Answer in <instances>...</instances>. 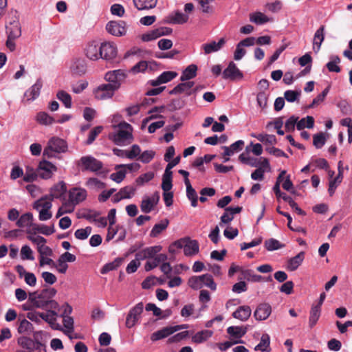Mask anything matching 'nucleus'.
<instances>
[{
  "label": "nucleus",
  "instance_id": "obj_28",
  "mask_svg": "<svg viewBox=\"0 0 352 352\" xmlns=\"http://www.w3.org/2000/svg\"><path fill=\"white\" fill-rule=\"evenodd\" d=\"M67 190L66 184L63 181H60L53 185L50 189V194L47 195L52 200L60 198Z\"/></svg>",
  "mask_w": 352,
  "mask_h": 352
},
{
  "label": "nucleus",
  "instance_id": "obj_52",
  "mask_svg": "<svg viewBox=\"0 0 352 352\" xmlns=\"http://www.w3.org/2000/svg\"><path fill=\"white\" fill-rule=\"evenodd\" d=\"M17 329L19 333L29 334L31 332H32L34 327L30 322H29L26 319H23L19 320V324Z\"/></svg>",
  "mask_w": 352,
  "mask_h": 352
},
{
  "label": "nucleus",
  "instance_id": "obj_54",
  "mask_svg": "<svg viewBox=\"0 0 352 352\" xmlns=\"http://www.w3.org/2000/svg\"><path fill=\"white\" fill-rule=\"evenodd\" d=\"M136 189L131 186H125L120 190V191L117 193V197L120 196V199H130L131 198L135 192Z\"/></svg>",
  "mask_w": 352,
  "mask_h": 352
},
{
  "label": "nucleus",
  "instance_id": "obj_24",
  "mask_svg": "<svg viewBox=\"0 0 352 352\" xmlns=\"http://www.w3.org/2000/svg\"><path fill=\"white\" fill-rule=\"evenodd\" d=\"M243 73L239 69L234 62H230L227 68L223 72V78L232 80L242 79Z\"/></svg>",
  "mask_w": 352,
  "mask_h": 352
},
{
  "label": "nucleus",
  "instance_id": "obj_4",
  "mask_svg": "<svg viewBox=\"0 0 352 352\" xmlns=\"http://www.w3.org/2000/svg\"><path fill=\"white\" fill-rule=\"evenodd\" d=\"M15 352H46L45 345L38 340L26 336L17 339V348Z\"/></svg>",
  "mask_w": 352,
  "mask_h": 352
},
{
  "label": "nucleus",
  "instance_id": "obj_6",
  "mask_svg": "<svg viewBox=\"0 0 352 352\" xmlns=\"http://www.w3.org/2000/svg\"><path fill=\"white\" fill-rule=\"evenodd\" d=\"M126 74L122 69H116L107 72L104 75V79L109 82L116 91L118 89L121 84L125 80Z\"/></svg>",
  "mask_w": 352,
  "mask_h": 352
},
{
  "label": "nucleus",
  "instance_id": "obj_12",
  "mask_svg": "<svg viewBox=\"0 0 352 352\" xmlns=\"http://www.w3.org/2000/svg\"><path fill=\"white\" fill-rule=\"evenodd\" d=\"M106 30L113 36H122L126 33V23L124 21H111L107 24Z\"/></svg>",
  "mask_w": 352,
  "mask_h": 352
},
{
  "label": "nucleus",
  "instance_id": "obj_10",
  "mask_svg": "<svg viewBox=\"0 0 352 352\" xmlns=\"http://www.w3.org/2000/svg\"><path fill=\"white\" fill-rule=\"evenodd\" d=\"M144 304L142 302L138 303L135 306L131 308L126 318V327L127 328H132L134 327L140 318V316L143 312Z\"/></svg>",
  "mask_w": 352,
  "mask_h": 352
},
{
  "label": "nucleus",
  "instance_id": "obj_21",
  "mask_svg": "<svg viewBox=\"0 0 352 352\" xmlns=\"http://www.w3.org/2000/svg\"><path fill=\"white\" fill-rule=\"evenodd\" d=\"M195 83L192 81H182L175 87L169 93L170 94H184L189 96L194 92Z\"/></svg>",
  "mask_w": 352,
  "mask_h": 352
},
{
  "label": "nucleus",
  "instance_id": "obj_60",
  "mask_svg": "<svg viewBox=\"0 0 352 352\" xmlns=\"http://www.w3.org/2000/svg\"><path fill=\"white\" fill-rule=\"evenodd\" d=\"M21 258L22 260H30L33 261L34 260V256L33 255V251L31 249V248L28 245H23L21 249Z\"/></svg>",
  "mask_w": 352,
  "mask_h": 352
},
{
  "label": "nucleus",
  "instance_id": "obj_48",
  "mask_svg": "<svg viewBox=\"0 0 352 352\" xmlns=\"http://www.w3.org/2000/svg\"><path fill=\"white\" fill-rule=\"evenodd\" d=\"M340 63V58L338 56H332L330 58V61L327 63L326 67L331 72L339 73L341 70L338 65Z\"/></svg>",
  "mask_w": 352,
  "mask_h": 352
},
{
  "label": "nucleus",
  "instance_id": "obj_30",
  "mask_svg": "<svg viewBox=\"0 0 352 352\" xmlns=\"http://www.w3.org/2000/svg\"><path fill=\"white\" fill-rule=\"evenodd\" d=\"M242 210L241 207H228L225 209V212L223 215L221 217V224H227L231 222L234 219V215L235 214L239 213Z\"/></svg>",
  "mask_w": 352,
  "mask_h": 352
},
{
  "label": "nucleus",
  "instance_id": "obj_61",
  "mask_svg": "<svg viewBox=\"0 0 352 352\" xmlns=\"http://www.w3.org/2000/svg\"><path fill=\"white\" fill-rule=\"evenodd\" d=\"M301 94L300 90H287L284 93V97L287 101L294 102L298 100Z\"/></svg>",
  "mask_w": 352,
  "mask_h": 352
},
{
  "label": "nucleus",
  "instance_id": "obj_17",
  "mask_svg": "<svg viewBox=\"0 0 352 352\" xmlns=\"http://www.w3.org/2000/svg\"><path fill=\"white\" fill-rule=\"evenodd\" d=\"M69 70L72 75L81 76L87 72V62L82 58H74L69 66Z\"/></svg>",
  "mask_w": 352,
  "mask_h": 352
},
{
  "label": "nucleus",
  "instance_id": "obj_29",
  "mask_svg": "<svg viewBox=\"0 0 352 352\" xmlns=\"http://www.w3.org/2000/svg\"><path fill=\"white\" fill-rule=\"evenodd\" d=\"M325 28L321 25L315 32L313 38V50L318 53L321 47V45L324 40Z\"/></svg>",
  "mask_w": 352,
  "mask_h": 352
},
{
  "label": "nucleus",
  "instance_id": "obj_32",
  "mask_svg": "<svg viewBox=\"0 0 352 352\" xmlns=\"http://www.w3.org/2000/svg\"><path fill=\"white\" fill-rule=\"evenodd\" d=\"M188 16L180 11H175L167 17V22L172 24H184L188 20Z\"/></svg>",
  "mask_w": 352,
  "mask_h": 352
},
{
  "label": "nucleus",
  "instance_id": "obj_39",
  "mask_svg": "<svg viewBox=\"0 0 352 352\" xmlns=\"http://www.w3.org/2000/svg\"><path fill=\"white\" fill-rule=\"evenodd\" d=\"M186 186V195L188 199L191 201V206L196 207L197 206L198 197L195 190L192 187L189 179L184 181Z\"/></svg>",
  "mask_w": 352,
  "mask_h": 352
},
{
  "label": "nucleus",
  "instance_id": "obj_36",
  "mask_svg": "<svg viewBox=\"0 0 352 352\" xmlns=\"http://www.w3.org/2000/svg\"><path fill=\"white\" fill-rule=\"evenodd\" d=\"M213 335V331L210 330H202L197 332L192 337V342L195 344H201L207 341Z\"/></svg>",
  "mask_w": 352,
  "mask_h": 352
},
{
  "label": "nucleus",
  "instance_id": "obj_64",
  "mask_svg": "<svg viewBox=\"0 0 352 352\" xmlns=\"http://www.w3.org/2000/svg\"><path fill=\"white\" fill-rule=\"evenodd\" d=\"M155 155V151L152 150H147L140 153V155L138 160L144 164H148L154 158Z\"/></svg>",
  "mask_w": 352,
  "mask_h": 352
},
{
  "label": "nucleus",
  "instance_id": "obj_53",
  "mask_svg": "<svg viewBox=\"0 0 352 352\" xmlns=\"http://www.w3.org/2000/svg\"><path fill=\"white\" fill-rule=\"evenodd\" d=\"M264 246L268 251H274L285 247L279 241L271 238L265 241Z\"/></svg>",
  "mask_w": 352,
  "mask_h": 352
},
{
  "label": "nucleus",
  "instance_id": "obj_58",
  "mask_svg": "<svg viewBox=\"0 0 352 352\" xmlns=\"http://www.w3.org/2000/svg\"><path fill=\"white\" fill-rule=\"evenodd\" d=\"M168 225V221L166 219L162 221L159 223L155 224L151 231V236L153 237L157 236L167 228Z\"/></svg>",
  "mask_w": 352,
  "mask_h": 352
},
{
  "label": "nucleus",
  "instance_id": "obj_25",
  "mask_svg": "<svg viewBox=\"0 0 352 352\" xmlns=\"http://www.w3.org/2000/svg\"><path fill=\"white\" fill-rule=\"evenodd\" d=\"M57 316L56 311L47 310L46 313H42V320L47 322L53 329L63 330L61 325L57 322Z\"/></svg>",
  "mask_w": 352,
  "mask_h": 352
},
{
  "label": "nucleus",
  "instance_id": "obj_13",
  "mask_svg": "<svg viewBox=\"0 0 352 352\" xmlns=\"http://www.w3.org/2000/svg\"><path fill=\"white\" fill-rule=\"evenodd\" d=\"M160 193L155 192L152 196H144L141 201L140 208L142 212L149 213L151 212L160 201Z\"/></svg>",
  "mask_w": 352,
  "mask_h": 352
},
{
  "label": "nucleus",
  "instance_id": "obj_44",
  "mask_svg": "<svg viewBox=\"0 0 352 352\" xmlns=\"http://www.w3.org/2000/svg\"><path fill=\"white\" fill-rule=\"evenodd\" d=\"M36 120L39 124L45 126L51 125L56 122L53 117L44 111L39 112L36 114Z\"/></svg>",
  "mask_w": 352,
  "mask_h": 352
},
{
  "label": "nucleus",
  "instance_id": "obj_33",
  "mask_svg": "<svg viewBox=\"0 0 352 352\" xmlns=\"http://www.w3.org/2000/svg\"><path fill=\"white\" fill-rule=\"evenodd\" d=\"M52 199L47 195H45L38 200L35 201L32 205L34 210H51L52 207Z\"/></svg>",
  "mask_w": 352,
  "mask_h": 352
},
{
  "label": "nucleus",
  "instance_id": "obj_1",
  "mask_svg": "<svg viewBox=\"0 0 352 352\" xmlns=\"http://www.w3.org/2000/svg\"><path fill=\"white\" fill-rule=\"evenodd\" d=\"M113 131L109 134V139L118 146H127L133 140V126L125 121L113 124Z\"/></svg>",
  "mask_w": 352,
  "mask_h": 352
},
{
  "label": "nucleus",
  "instance_id": "obj_45",
  "mask_svg": "<svg viewBox=\"0 0 352 352\" xmlns=\"http://www.w3.org/2000/svg\"><path fill=\"white\" fill-rule=\"evenodd\" d=\"M227 332L236 339L241 338L247 332V328L238 326H231L227 329Z\"/></svg>",
  "mask_w": 352,
  "mask_h": 352
},
{
  "label": "nucleus",
  "instance_id": "obj_8",
  "mask_svg": "<svg viewBox=\"0 0 352 352\" xmlns=\"http://www.w3.org/2000/svg\"><path fill=\"white\" fill-rule=\"evenodd\" d=\"M78 165L82 166L83 170L95 173L102 169L103 166L102 162L90 155L82 157Z\"/></svg>",
  "mask_w": 352,
  "mask_h": 352
},
{
  "label": "nucleus",
  "instance_id": "obj_3",
  "mask_svg": "<svg viewBox=\"0 0 352 352\" xmlns=\"http://www.w3.org/2000/svg\"><path fill=\"white\" fill-rule=\"evenodd\" d=\"M188 285L194 290L207 287L212 292H215L217 285L214 282L212 276L210 274H204L199 276H192L188 280Z\"/></svg>",
  "mask_w": 352,
  "mask_h": 352
},
{
  "label": "nucleus",
  "instance_id": "obj_14",
  "mask_svg": "<svg viewBox=\"0 0 352 352\" xmlns=\"http://www.w3.org/2000/svg\"><path fill=\"white\" fill-rule=\"evenodd\" d=\"M116 90L109 84H102L97 87L93 91L95 98L97 100H107L113 97Z\"/></svg>",
  "mask_w": 352,
  "mask_h": 352
},
{
  "label": "nucleus",
  "instance_id": "obj_9",
  "mask_svg": "<svg viewBox=\"0 0 352 352\" xmlns=\"http://www.w3.org/2000/svg\"><path fill=\"white\" fill-rule=\"evenodd\" d=\"M57 167L52 162L43 160L39 162L37 167L38 176L43 179H51L57 171Z\"/></svg>",
  "mask_w": 352,
  "mask_h": 352
},
{
  "label": "nucleus",
  "instance_id": "obj_2",
  "mask_svg": "<svg viewBox=\"0 0 352 352\" xmlns=\"http://www.w3.org/2000/svg\"><path fill=\"white\" fill-rule=\"evenodd\" d=\"M56 289L53 287L43 289L40 292H31L29 294L28 300L35 308L45 309L48 302L56 294Z\"/></svg>",
  "mask_w": 352,
  "mask_h": 352
},
{
  "label": "nucleus",
  "instance_id": "obj_31",
  "mask_svg": "<svg viewBox=\"0 0 352 352\" xmlns=\"http://www.w3.org/2000/svg\"><path fill=\"white\" fill-rule=\"evenodd\" d=\"M177 76V74L175 72H164L156 79L151 80V85L157 86L160 84L166 83L174 79Z\"/></svg>",
  "mask_w": 352,
  "mask_h": 352
},
{
  "label": "nucleus",
  "instance_id": "obj_22",
  "mask_svg": "<svg viewBox=\"0 0 352 352\" xmlns=\"http://www.w3.org/2000/svg\"><path fill=\"white\" fill-rule=\"evenodd\" d=\"M87 197V191L81 188H74L69 190L68 201L74 207Z\"/></svg>",
  "mask_w": 352,
  "mask_h": 352
},
{
  "label": "nucleus",
  "instance_id": "obj_7",
  "mask_svg": "<svg viewBox=\"0 0 352 352\" xmlns=\"http://www.w3.org/2000/svg\"><path fill=\"white\" fill-rule=\"evenodd\" d=\"M186 324H181V325H175V326H170L164 327L154 333H153L151 336V340L153 342H155L164 338L168 337L172 335L175 332L186 329Z\"/></svg>",
  "mask_w": 352,
  "mask_h": 352
},
{
  "label": "nucleus",
  "instance_id": "obj_40",
  "mask_svg": "<svg viewBox=\"0 0 352 352\" xmlns=\"http://www.w3.org/2000/svg\"><path fill=\"white\" fill-rule=\"evenodd\" d=\"M199 244L195 240H187L184 248V253L186 256H190L199 252Z\"/></svg>",
  "mask_w": 352,
  "mask_h": 352
},
{
  "label": "nucleus",
  "instance_id": "obj_41",
  "mask_svg": "<svg viewBox=\"0 0 352 352\" xmlns=\"http://www.w3.org/2000/svg\"><path fill=\"white\" fill-rule=\"evenodd\" d=\"M197 67L194 64L188 65L183 72L180 76L181 81H189L194 78L197 75Z\"/></svg>",
  "mask_w": 352,
  "mask_h": 352
},
{
  "label": "nucleus",
  "instance_id": "obj_23",
  "mask_svg": "<svg viewBox=\"0 0 352 352\" xmlns=\"http://www.w3.org/2000/svg\"><path fill=\"white\" fill-rule=\"evenodd\" d=\"M272 313V307L270 304L263 302L259 304L254 312V316L258 321H263L267 320Z\"/></svg>",
  "mask_w": 352,
  "mask_h": 352
},
{
  "label": "nucleus",
  "instance_id": "obj_50",
  "mask_svg": "<svg viewBox=\"0 0 352 352\" xmlns=\"http://www.w3.org/2000/svg\"><path fill=\"white\" fill-rule=\"evenodd\" d=\"M314 125V119L312 116H307L297 122V129L302 130L305 128L311 129Z\"/></svg>",
  "mask_w": 352,
  "mask_h": 352
},
{
  "label": "nucleus",
  "instance_id": "obj_38",
  "mask_svg": "<svg viewBox=\"0 0 352 352\" xmlns=\"http://www.w3.org/2000/svg\"><path fill=\"white\" fill-rule=\"evenodd\" d=\"M243 145L244 142L240 140L232 144L230 146H223L222 148L224 150V156H231L239 152L242 150Z\"/></svg>",
  "mask_w": 352,
  "mask_h": 352
},
{
  "label": "nucleus",
  "instance_id": "obj_49",
  "mask_svg": "<svg viewBox=\"0 0 352 352\" xmlns=\"http://www.w3.org/2000/svg\"><path fill=\"white\" fill-rule=\"evenodd\" d=\"M153 40H155L162 36L169 35L172 33V29L167 27H160L150 31Z\"/></svg>",
  "mask_w": 352,
  "mask_h": 352
},
{
  "label": "nucleus",
  "instance_id": "obj_55",
  "mask_svg": "<svg viewBox=\"0 0 352 352\" xmlns=\"http://www.w3.org/2000/svg\"><path fill=\"white\" fill-rule=\"evenodd\" d=\"M56 97L63 103L66 108L69 109L72 107V97L67 92L60 90L58 91Z\"/></svg>",
  "mask_w": 352,
  "mask_h": 352
},
{
  "label": "nucleus",
  "instance_id": "obj_15",
  "mask_svg": "<svg viewBox=\"0 0 352 352\" xmlns=\"http://www.w3.org/2000/svg\"><path fill=\"white\" fill-rule=\"evenodd\" d=\"M226 39L221 38L218 41H210V42L204 43L201 46V50L203 51L204 55H208L220 51L225 45Z\"/></svg>",
  "mask_w": 352,
  "mask_h": 352
},
{
  "label": "nucleus",
  "instance_id": "obj_16",
  "mask_svg": "<svg viewBox=\"0 0 352 352\" xmlns=\"http://www.w3.org/2000/svg\"><path fill=\"white\" fill-rule=\"evenodd\" d=\"M42 87V80L41 79H38L36 82L24 93L22 102H30L36 100L40 95Z\"/></svg>",
  "mask_w": 352,
  "mask_h": 352
},
{
  "label": "nucleus",
  "instance_id": "obj_43",
  "mask_svg": "<svg viewBox=\"0 0 352 352\" xmlns=\"http://www.w3.org/2000/svg\"><path fill=\"white\" fill-rule=\"evenodd\" d=\"M321 314V308L319 306H313L311 308L309 317V326L311 329L318 322Z\"/></svg>",
  "mask_w": 352,
  "mask_h": 352
},
{
  "label": "nucleus",
  "instance_id": "obj_59",
  "mask_svg": "<svg viewBox=\"0 0 352 352\" xmlns=\"http://www.w3.org/2000/svg\"><path fill=\"white\" fill-rule=\"evenodd\" d=\"M23 175V179L26 182H32L35 181L38 176L37 170H35L34 168L29 166L26 168L25 174Z\"/></svg>",
  "mask_w": 352,
  "mask_h": 352
},
{
  "label": "nucleus",
  "instance_id": "obj_26",
  "mask_svg": "<svg viewBox=\"0 0 352 352\" xmlns=\"http://www.w3.org/2000/svg\"><path fill=\"white\" fill-rule=\"evenodd\" d=\"M6 33L8 36L11 38H19L21 35V28L20 23L16 17L9 22L6 26Z\"/></svg>",
  "mask_w": 352,
  "mask_h": 352
},
{
  "label": "nucleus",
  "instance_id": "obj_19",
  "mask_svg": "<svg viewBox=\"0 0 352 352\" xmlns=\"http://www.w3.org/2000/svg\"><path fill=\"white\" fill-rule=\"evenodd\" d=\"M100 52V43L94 41L88 43L84 49L85 56L88 59L94 61L98 60L101 58Z\"/></svg>",
  "mask_w": 352,
  "mask_h": 352
},
{
  "label": "nucleus",
  "instance_id": "obj_37",
  "mask_svg": "<svg viewBox=\"0 0 352 352\" xmlns=\"http://www.w3.org/2000/svg\"><path fill=\"white\" fill-rule=\"evenodd\" d=\"M61 316L63 318V327L61 331L72 340L73 337L71 333L74 332V319L69 316L61 315Z\"/></svg>",
  "mask_w": 352,
  "mask_h": 352
},
{
  "label": "nucleus",
  "instance_id": "obj_57",
  "mask_svg": "<svg viewBox=\"0 0 352 352\" xmlns=\"http://www.w3.org/2000/svg\"><path fill=\"white\" fill-rule=\"evenodd\" d=\"M92 232V228L90 226H87L85 228H80L75 231L74 236L78 240H85L88 238V236Z\"/></svg>",
  "mask_w": 352,
  "mask_h": 352
},
{
  "label": "nucleus",
  "instance_id": "obj_35",
  "mask_svg": "<svg viewBox=\"0 0 352 352\" xmlns=\"http://www.w3.org/2000/svg\"><path fill=\"white\" fill-rule=\"evenodd\" d=\"M305 258V252H300L296 256L289 259L287 268L289 271L296 270L302 263Z\"/></svg>",
  "mask_w": 352,
  "mask_h": 352
},
{
  "label": "nucleus",
  "instance_id": "obj_51",
  "mask_svg": "<svg viewBox=\"0 0 352 352\" xmlns=\"http://www.w3.org/2000/svg\"><path fill=\"white\" fill-rule=\"evenodd\" d=\"M85 184L89 188L92 190H101L106 187L104 183L95 177L89 178Z\"/></svg>",
  "mask_w": 352,
  "mask_h": 352
},
{
  "label": "nucleus",
  "instance_id": "obj_62",
  "mask_svg": "<svg viewBox=\"0 0 352 352\" xmlns=\"http://www.w3.org/2000/svg\"><path fill=\"white\" fill-rule=\"evenodd\" d=\"M155 174L153 172H147L146 173L142 174L140 175L136 179L135 182L139 186H142L144 184L150 182L153 179Z\"/></svg>",
  "mask_w": 352,
  "mask_h": 352
},
{
  "label": "nucleus",
  "instance_id": "obj_63",
  "mask_svg": "<svg viewBox=\"0 0 352 352\" xmlns=\"http://www.w3.org/2000/svg\"><path fill=\"white\" fill-rule=\"evenodd\" d=\"M313 139V144L317 148H322L326 142V135L323 133L315 134Z\"/></svg>",
  "mask_w": 352,
  "mask_h": 352
},
{
  "label": "nucleus",
  "instance_id": "obj_47",
  "mask_svg": "<svg viewBox=\"0 0 352 352\" xmlns=\"http://www.w3.org/2000/svg\"><path fill=\"white\" fill-rule=\"evenodd\" d=\"M270 344V338L268 334L264 333L261 338L260 342L255 346V351H268Z\"/></svg>",
  "mask_w": 352,
  "mask_h": 352
},
{
  "label": "nucleus",
  "instance_id": "obj_42",
  "mask_svg": "<svg viewBox=\"0 0 352 352\" xmlns=\"http://www.w3.org/2000/svg\"><path fill=\"white\" fill-rule=\"evenodd\" d=\"M135 7L139 10H149L155 8L157 0H133Z\"/></svg>",
  "mask_w": 352,
  "mask_h": 352
},
{
  "label": "nucleus",
  "instance_id": "obj_20",
  "mask_svg": "<svg viewBox=\"0 0 352 352\" xmlns=\"http://www.w3.org/2000/svg\"><path fill=\"white\" fill-rule=\"evenodd\" d=\"M101 58L105 60H112L117 56L116 45L111 42H104L100 44Z\"/></svg>",
  "mask_w": 352,
  "mask_h": 352
},
{
  "label": "nucleus",
  "instance_id": "obj_5",
  "mask_svg": "<svg viewBox=\"0 0 352 352\" xmlns=\"http://www.w3.org/2000/svg\"><path fill=\"white\" fill-rule=\"evenodd\" d=\"M67 151V142L58 137H52L43 150V155L48 158L55 157L56 154L65 153Z\"/></svg>",
  "mask_w": 352,
  "mask_h": 352
},
{
  "label": "nucleus",
  "instance_id": "obj_11",
  "mask_svg": "<svg viewBox=\"0 0 352 352\" xmlns=\"http://www.w3.org/2000/svg\"><path fill=\"white\" fill-rule=\"evenodd\" d=\"M27 238L28 240L36 245L37 250L40 254V256H51L52 254V250L50 247L46 245L47 241L44 237L39 235H28Z\"/></svg>",
  "mask_w": 352,
  "mask_h": 352
},
{
  "label": "nucleus",
  "instance_id": "obj_34",
  "mask_svg": "<svg viewBox=\"0 0 352 352\" xmlns=\"http://www.w3.org/2000/svg\"><path fill=\"white\" fill-rule=\"evenodd\" d=\"M37 232L46 236L51 235L55 232L54 226V225L48 226L44 224L36 223L30 235L36 236L35 234Z\"/></svg>",
  "mask_w": 352,
  "mask_h": 352
},
{
  "label": "nucleus",
  "instance_id": "obj_27",
  "mask_svg": "<svg viewBox=\"0 0 352 352\" xmlns=\"http://www.w3.org/2000/svg\"><path fill=\"white\" fill-rule=\"evenodd\" d=\"M252 314V309L248 305L239 307L232 314V316L242 322L247 321Z\"/></svg>",
  "mask_w": 352,
  "mask_h": 352
},
{
  "label": "nucleus",
  "instance_id": "obj_56",
  "mask_svg": "<svg viewBox=\"0 0 352 352\" xmlns=\"http://www.w3.org/2000/svg\"><path fill=\"white\" fill-rule=\"evenodd\" d=\"M173 173L164 171L162 175V188L164 191H170L173 187L172 184Z\"/></svg>",
  "mask_w": 352,
  "mask_h": 352
},
{
  "label": "nucleus",
  "instance_id": "obj_18",
  "mask_svg": "<svg viewBox=\"0 0 352 352\" xmlns=\"http://www.w3.org/2000/svg\"><path fill=\"white\" fill-rule=\"evenodd\" d=\"M34 216L31 212L23 214L16 221V226L21 228H25L26 232L30 235L32 232L34 225Z\"/></svg>",
  "mask_w": 352,
  "mask_h": 352
},
{
  "label": "nucleus",
  "instance_id": "obj_46",
  "mask_svg": "<svg viewBox=\"0 0 352 352\" xmlns=\"http://www.w3.org/2000/svg\"><path fill=\"white\" fill-rule=\"evenodd\" d=\"M250 21L256 25H262L270 21V18L261 12L250 14Z\"/></svg>",
  "mask_w": 352,
  "mask_h": 352
}]
</instances>
